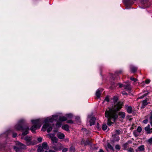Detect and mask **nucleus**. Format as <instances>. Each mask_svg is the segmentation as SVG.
I'll return each instance as SVG.
<instances>
[{
    "instance_id": "4d7b16f0",
    "label": "nucleus",
    "mask_w": 152,
    "mask_h": 152,
    "mask_svg": "<svg viewBox=\"0 0 152 152\" xmlns=\"http://www.w3.org/2000/svg\"><path fill=\"white\" fill-rule=\"evenodd\" d=\"M44 152H48L47 151H45Z\"/></svg>"
},
{
    "instance_id": "473e14b6",
    "label": "nucleus",
    "mask_w": 152,
    "mask_h": 152,
    "mask_svg": "<svg viewBox=\"0 0 152 152\" xmlns=\"http://www.w3.org/2000/svg\"><path fill=\"white\" fill-rule=\"evenodd\" d=\"M61 122L59 121H57L56 124V126L58 127H59L61 126Z\"/></svg>"
},
{
    "instance_id": "4c0bfd02",
    "label": "nucleus",
    "mask_w": 152,
    "mask_h": 152,
    "mask_svg": "<svg viewBox=\"0 0 152 152\" xmlns=\"http://www.w3.org/2000/svg\"><path fill=\"white\" fill-rule=\"evenodd\" d=\"M17 135V134L16 133H12V136L13 137L15 138V137Z\"/></svg>"
},
{
    "instance_id": "603ef678",
    "label": "nucleus",
    "mask_w": 152,
    "mask_h": 152,
    "mask_svg": "<svg viewBox=\"0 0 152 152\" xmlns=\"http://www.w3.org/2000/svg\"><path fill=\"white\" fill-rule=\"evenodd\" d=\"M148 94V93H146V94H145L143 95L145 97V96H146Z\"/></svg>"
},
{
    "instance_id": "c85d7f7f",
    "label": "nucleus",
    "mask_w": 152,
    "mask_h": 152,
    "mask_svg": "<svg viewBox=\"0 0 152 152\" xmlns=\"http://www.w3.org/2000/svg\"><path fill=\"white\" fill-rule=\"evenodd\" d=\"M142 128L140 126H138L136 131H137L139 133H140L142 131Z\"/></svg>"
},
{
    "instance_id": "09e8293b",
    "label": "nucleus",
    "mask_w": 152,
    "mask_h": 152,
    "mask_svg": "<svg viewBox=\"0 0 152 152\" xmlns=\"http://www.w3.org/2000/svg\"><path fill=\"white\" fill-rule=\"evenodd\" d=\"M116 132L117 133L119 134L121 132V131L120 130H116Z\"/></svg>"
},
{
    "instance_id": "e433bc0d",
    "label": "nucleus",
    "mask_w": 152,
    "mask_h": 152,
    "mask_svg": "<svg viewBox=\"0 0 152 152\" xmlns=\"http://www.w3.org/2000/svg\"><path fill=\"white\" fill-rule=\"evenodd\" d=\"M104 101H106L107 102H109V99L108 96H106L104 100Z\"/></svg>"
},
{
    "instance_id": "cd10ccee",
    "label": "nucleus",
    "mask_w": 152,
    "mask_h": 152,
    "mask_svg": "<svg viewBox=\"0 0 152 152\" xmlns=\"http://www.w3.org/2000/svg\"><path fill=\"white\" fill-rule=\"evenodd\" d=\"M130 79L133 81H134V82H136L137 80V79L135 78H134V77H130Z\"/></svg>"
},
{
    "instance_id": "20e7f679",
    "label": "nucleus",
    "mask_w": 152,
    "mask_h": 152,
    "mask_svg": "<svg viewBox=\"0 0 152 152\" xmlns=\"http://www.w3.org/2000/svg\"><path fill=\"white\" fill-rule=\"evenodd\" d=\"M53 124H50L48 123H45L43 125L42 128L43 131H45L47 129V132L49 133L52 130Z\"/></svg>"
},
{
    "instance_id": "b1692460",
    "label": "nucleus",
    "mask_w": 152,
    "mask_h": 152,
    "mask_svg": "<svg viewBox=\"0 0 152 152\" xmlns=\"http://www.w3.org/2000/svg\"><path fill=\"white\" fill-rule=\"evenodd\" d=\"M107 128V126L106 124H103L102 126V129L104 130H106Z\"/></svg>"
},
{
    "instance_id": "f257e3e1",
    "label": "nucleus",
    "mask_w": 152,
    "mask_h": 152,
    "mask_svg": "<svg viewBox=\"0 0 152 152\" xmlns=\"http://www.w3.org/2000/svg\"><path fill=\"white\" fill-rule=\"evenodd\" d=\"M123 104V103L118 102L117 104L114 106V108L109 109L108 110H106L105 112V117L108 118L107 124L109 126L111 125L113 123L112 122L111 120L113 119V121L114 122L115 121L117 118L118 115L120 118L122 119L124 118L126 114L124 112H121L118 113V112L122 107Z\"/></svg>"
},
{
    "instance_id": "aec40b11",
    "label": "nucleus",
    "mask_w": 152,
    "mask_h": 152,
    "mask_svg": "<svg viewBox=\"0 0 152 152\" xmlns=\"http://www.w3.org/2000/svg\"><path fill=\"white\" fill-rule=\"evenodd\" d=\"M128 143L126 142L123 145L122 147L124 150H127V148L128 146Z\"/></svg>"
},
{
    "instance_id": "c756f323",
    "label": "nucleus",
    "mask_w": 152,
    "mask_h": 152,
    "mask_svg": "<svg viewBox=\"0 0 152 152\" xmlns=\"http://www.w3.org/2000/svg\"><path fill=\"white\" fill-rule=\"evenodd\" d=\"M142 105L143 106H145L148 104L147 101L146 100H144L142 102Z\"/></svg>"
},
{
    "instance_id": "dca6fc26",
    "label": "nucleus",
    "mask_w": 152,
    "mask_h": 152,
    "mask_svg": "<svg viewBox=\"0 0 152 152\" xmlns=\"http://www.w3.org/2000/svg\"><path fill=\"white\" fill-rule=\"evenodd\" d=\"M42 146L43 147L44 149H47L48 148V145L47 143L46 142H43L42 144Z\"/></svg>"
},
{
    "instance_id": "f8f14e48",
    "label": "nucleus",
    "mask_w": 152,
    "mask_h": 152,
    "mask_svg": "<svg viewBox=\"0 0 152 152\" xmlns=\"http://www.w3.org/2000/svg\"><path fill=\"white\" fill-rule=\"evenodd\" d=\"M145 150L144 147L143 145H141L139 146L135 150L136 152H139L144 151Z\"/></svg>"
},
{
    "instance_id": "9d476101",
    "label": "nucleus",
    "mask_w": 152,
    "mask_h": 152,
    "mask_svg": "<svg viewBox=\"0 0 152 152\" xmlns=\"http://www.w3.org/2000/svg\"><path fill=\"white\" fill-rule=\"evenodd\" d=\"M25 140L26 142L27 145H29L31 144V137L27 136L25 138Z\"/></svg>"
},
{
    "instance_id": "6e6552de",
    "label": "nucleus",
    "mask_w": 152,
    "mask_h": 152,
    "mask_svg": "<svg viewBox=\"0 0 152 152\" xmlns=\"http://www.w3.org/2000/svg\"><path fill=\"white\" fill-rule=\"evenodd\" d=\"M91 140L90 139H87L86 140H82L81 143L85 145L91 144Z\"/></svg>"
},
{
    "instance_id": "49530a36",
    "label": "nucleus",
    "mask_w": 152,
    "mask_h": 152,
    "mask_svg": "<svg viewBox=\"0 0 152 152\" xmlns=\"http://www.w3.org/2000/svg\"><path fill=\"white\" fill-rule=\"evenodd\" d=\"M118 85L121 88V87H123L124 85H123V84H122L120 83H119Z\"/></svg>"
},
{
    "instance_id": "de8ad7c7",
    "label": "nucleus",
    "mask_w": 152,
    "mask_h": 152,
    "mask_svg": "<svg viewBox=\"0 0 152 152\" xmlns=\"http://www.w3.org/2000/svg\"><path fill=\"white\" fill-rule=\"evenodd\" d=\"M68 117L70 118L72 117V115L71 114H69L68 115Z\"/></svg>"
},
{
    "instance_id": "79ce46f5",
    "label": "nucleus",
    "mask_w": 152,
    "mask_h": 152,
    "mask_svg": "<svg viewBox=\"0 0 152 152\" xmlns=\"http://www.w3.org/2000/svg\"><path fill=\"white\" fill-rule=\"evenodd\" d=\"M67 123H70V124H72L73 123V121L71 120H69L67 121Z\"/></svg>"
},
{
    "instance_id": "a878e982",
    "label": "nucleus",
    "mask_w": 152,
    "mask_h": 152,
    "mask_svg": "<svg viewBox=\"0 0 152 152\" xmlns=\"http://www.w3.org/2000/svg\"><path fill=\"white\" fill-rule=\"evenodd\" d=\"M150 124L152 126V111L150 113Z\"/></svg>"
},
{
    "instance_id": "7c9ffc66",
    "label": "nucleus",
    "mask_w": 152,
    "mask_h": 152,
    "mask_svg": "<svg viewBox=\"0 0 152 152\" xmlns=\"http://www.w3.org/2000/svg\"><path fill=\"white\" fill-rule=\"evenodd\" d=\"M75 150V148L74 147L71 146L69 150L71 152H74Z\"/></svg>"
},
{
    "instance_id": "2eb2a0df",
    "label": "nucleus",
    "mask_w": 152,
    "mask_h": 152,
    "mask_svg": "<svg viewBox=\"0 0 152 152\" xmlns=\"http://www.w3.org/2000/svg\"><path fill=\"white\" fill-rule=\"evenodd\" d=\"M60 146L59 148H58L55 146H52V148L53 149L56 151L61 150L63 148L61 144H60Z\"/></svg>"
},
{
    "instance_id": "6ab92c4d",
    "label": "nucleus",
    "mask_w": 152,
    "mask_h": 152,
    "mask_svg": "<svg viewBox=\"0 0 152 152\" xmlns=\"http://www.w3.org/2000/svg\"><path fill=\"white\" fill-rule=\"evenodd\" d=\"M62 129L65 130L66 131L69 130V126L68 125L66 124L62 127Z\"/></svg>"
},
{
    "instance_id": "5701e85b",
    "label": "nucleus",
    "mask_w": 152,
    "mask_h": 152,
    "mask_svg": "<svg viewBox=\"0 0 152 152\" xmlns=\"http://www.w3.org/2000/svg\"><path fill=\"white\" fill-rule=\"evenodd\" d=\"M127 111L128 113H131L132 112V107H128L127 109Z\"/></svg>"
},
{
    "instance_id": "37998d69",
    "label": "nucleus",
    "mask_w": 152,
    "mask_h": 152,
    "mask_svg": "<svg viewBox=\"0 0 152 152\" xmlns=\"http://www.w3.org/2000/svg\"><path fill=\"white\" fill-rule=\"evenodd\" d=\"M42 138L41 137H39L37 139V140L39 142L42 141Z\"/></svg>"
},
{
    "instance_id": "393cba45",
    "label": "nucleus",
    "mask_w": 152,
    "mask_h": 152,
    "mask_svg": "<svg viewBox=\"0 0 152 152\" xmlns=\"http://www.w3.org/2000/svg\"><path fill=\"white\" fill-rule=\"evenodd\" d=\"M107 146L108 148L110 149V150H112L113 151H114V150L113 148L110 143H108L107 145Z\"/></svg>"
},
{
    "instance_id": "7ed1b4c3",
    "label": "nucleus",
    "mask_w": 152,
    "mask_h": 152,
    "mask_svg": "<svg viewBox=\"0 0 152 152\" xmlns=\"http://www.w3.org/2000/svg\"><path fill=\"white\" fill-rule=\"evenodd\" d=\"M31 122L34 125L31 127L30 130L32 132H34L36 129L40 128L41 125V122L39 119L32 120Z\"/></svg>"
},
{
    "instance_id": "a19ab883",
    "label": "nucleus",
    "mask_w": 152,
    "mask_h": 152,
    "mask_svg": "<svg viewBox=\"0 0 152 152\" xmlns=\"http://www.w3.org/2000/svg\"><path fill=\"white\" fill-rule=\"evenodd\" d=\"M68 151L67 148H65L63 149L62 150V152H66Z\"/></svg>"
},
{
    "instance_id": "5fc2aeb1",
    "label": "nucleus",
    "mask_w": 152,
    "mask_h": 152,
    "mask_svg": "<svg viewBox=\"0 0 152 152\" xmlns=\"http://www.w3.org/2000/svg\"><path fill=\"white\" fill-rule=\"evenodd\" d=\"M123 94L124 95H127V94H128L126 92L123 93Z\"/></svg>"
},
{
    "instance_id": "72a5a7b5",
    "label": "nucleus",
    "mask_w": 152,
    "mask_h": 152,
    "mask_svg": "<svg viewBox=\"0 0 152 152\" xmlns=\"http://www.w3.org/2000/svg\"><path fill=\"white\" fill-rule=\"evenodd\" d=\"M148 141L149 144H152V137L148 139Z\"/></svg>"
},
{
    "instance_id": "ddd939ff",
    "label": "nucleus",
    "mask_w": 152,
    "mask_h": 152,
    "mask_svg": "<svg viewBox=\"0 0 152 152\" xmlns=\"http://www.w3.org/2000/svg\"><path fill=\"white\" fill-rule=\"evenodd\" d=\"M130 68L131 70V71L133 73L136 72L137 69V67L132 65H131L130 66Z\"/></svg>"
},
{
    "instance_id": "412c9836",
    "label": "nucleus",
    "mask_w": 152,
    "mask_h": 152,
    "mask_svg": "<svg viewBox=\"0 0 152 152\" xmlns=\"http://www.w3.org/2000/svg\"><path fill=\"white\" fill-rule=\"evenodd\" d=\"M67 119V118L64 116L60 117L59 119V120L61 121H66Z\"/></svg>"
},
{
    "instance_id": "4be33fe9",
    "label": "nucleus",
    "mask_w": 152,
    "mask_h": 152,
    "mask_svg": "<svg viewBox=\"0 0 152 152\" xmlns=\"http://www.w3.org/2000/svg\"><path fill=\"white\" fill-rule=\"evenodd\" d=\"M37 151L38 152H42L44 151V148L41 146H39L37 149Z\"/></svg>"
},
{
    "instance_id": "3c124183",
    "label": "nucleus",
    "mask_w": 152,
    "mask_h": 152,
    "mask_svg": "<svg viewBox=\"0 0 152 152\" xmlns=\"http://www.w3.org/2000/svg\"><path fill=\"white\" fill-rule=\"evenodd\" d=\"M49 152H55V151L52 150H49Z\"/></svg>"
},
{
    "instance_id": "423d86ee",
    "label": "nucleus",
    "mask_w": 152,
    "mask_h": 152,
    "mask_svg": "<svg viewBox=\"0 0 152 152\" xmlns=\"http://www.w3.org/2000/svg\"><path fill=\"white\" fill-rule=\"evenodd\" d=\"M88 118H90L89 121L90 122V125L91 126L94 125L95 124V122L96 120L95 117L92 116L91 117V115H89Z\"/></svg>"
},
{
    "instance_id": "f3484780",
    "label": "nucleus",
    "mask_w": 152,
    "mask_h": 152,
    "mask_svg": "<svg viewBox=\"0 0 152 152\" xmlns=\"http://www.w3.org/2000/svg\"><path fill=\"white\" fill-rule=\"evenodd\" d=\"M51 140L53 144H55V143H57L58 140L56 137H54L51 138Z\"/></svg>"
},
{
    "instance_id": "4468645a",
    "label": "nucleus",
    "mask_w": 152,
    "mask_h": 152,
    "mask_svg": "<svg viewBox=\"0 0 152 152\" xmlns=\"http://www.w3.org/2000/svg\"><path fill=\"white\" fill-rule=\"evenodd\" d=\"M123 87L124 88L126 89L127 91H130L131 89L130 85L129 84H128L126 85H124Z\"/></svg>"
},
{
    "instance_id": "0eeeda50",
    "label": "nucleus",
    "mask_w": 152,
    "mask_h": 152,
    "mask_svg": "<svg viewBox=\"0 0 152 152\" xmlns=\"http://www.w3.org/2000/svg\"><path fill=\"white\" fill-rule=\"evenodd\" d=\"M145 130L147 134H150L152 133V128H150L149 125L145 128Z\"/></svg>"
},
{
    "instance_id": "864d4df0",
    "label": "nucleus",
    "mask_w": 152,
    "mask_h": 152,
    "mask_svg": "<svg viewBox=\"0 0 152 152\" xmlns=\"http://www.w3.org/2000/svg\"><path fill=\"white\" fill-rule=\"evenodd\" d=\"M144 97V96L143 95H142L141 96H140V97H139V98L140 99H142Z\"/></svg>"
},
{
    "instance_id": "a211bd4d",
    "label": "nucleus",
    "mask_w": 152,
    "mask_h": 152,
    "mask_svg": "<svg viewBox=\"0 0 152 152\" xmlns=\"http://www.w3.org/2000/svg\"><path fill=\"white\" fill-rule=\"evenodd\" d=\"M57 137L60 139H62L64 138V135L61 133H59L57 134Z\"/></svg>"
},
{
    "instance_id": "9b49d317",
    "label": "nucleus",
    "mask_w": 152,
    "mask_h": 152,
    "mask_svg": "<svg viewBox=\"0 0 152 152\" xmlns=\"http://www.w3.org/2000/svg\"><path fill=\"white\" fill-rule=\"evenodd\" d=\"M103 90L101 88L98 89L96 93V95L98 98H99L100 96L101 93Z\"/></svg>"
},
{
    "instance_id": "c9c22d12",
    "label": "nucleus",
    "mask_w": 152,
    "mask_h": 152,
    "mask_svg": "<svg viewBox=\"0 0 152 152\" xmlns=\"http://www.w3.org/2000/svg\"><path fill=\"white\" fill-rule=\"evenodd\" d=\"M128 151L129 152H134V150L133 148H130L128 150Z\"/></svg>"
},
{
    "instance_id": "f704fd0d",
    "label": "nucleus",
    "mask_w": 152,
    "mask_h": 152,
    "mask_svg": "<svg viewBox=\"0 0 152 152\" xmlns=\"http://www.w3.org/2000/svg\"><path fill=\"white\" fill-rule=\"evenodd\" d=\"M115 148L117 150H120L121 147L119 145H117L115 146Z\"/></svg>"
},
{
    "instance_id": "a18cd8bd",
    "label": "nucleus",
    "mask_w": 152,
    "mask_h": 152,
    "mask_svg": "<svg viewBox=\"0 0 152 152\" xmlns=\"http://www.w3.org/2000/svg\"><path fill=\"white\" fill-rule=\"evenodd\" d=\"M148 120L147 119H145L143 121V122L144 124H147L148 123Z\"/></svg>"
},
{
    "instance_id": "bb28decb",
    "label": "nucleus",
    "mask_w": 152,
    "mask_h": 152,
    "mask_svg": "<svg viewBox=\"0 0 152 152\" xmlns=\"http://www.w3.org/2000/svg\"><path fill=\"white\" fill-rule=\"evenodd\" d=\"M137 132H138L136 131H134L133 132V134H134V136L136 137H137L139 134V132L138 133Z\"/></svg>"
},
{
    "instance_id": "c03bdc74",
    "label": "nucleus",
    "mask_w": 152,
    "mask_h": 152,
    "mask_svg": "<svg viewBox=\"0 0 152 152\" xmlns=\"http://www.w3.org/2000/svg\"><path fill=\"white\" fill-rule=\"evenodd\" d=\"M96 128L97 129H99L100 128L99 124V123H97L96 124Z\"/></svg>"
},
{
    "instance_id": "2f4dec72",
    "label": "nucleus",
    "mask_w": 152,
    "mask_h": 152,
    "mask_svg": "<svg viewBox=\"0 0 152 152\" xmlns=\"http://www.w3.org/2000/svg\"><path fill=\"white\" fill-rule=\"evenodd\" d=\"M118 100V98L115 96H114L113 98V100L114 103L116 102Z\"/></svg>"
},
{
    "instance_id": "1a4fd4ad",
    "label": "nucleus",
    "mask_w": 152,
    "mask_h": 152,
    "mask_svg": "<svg viewBox=\"0 0 152 152\" xmlns=\"http://www.w3.org/2000/svg\"><path fill=\"white\" fill-rule=\"evenodd\" d=\"M53 117V116L51 118H48L45 119L44 121L45 123H49L50 122H53L54 120Z\"/></svg>"
},
{
    "instance_id": "39448f33",
    "label": "nucleus",
    "mask_w": 152,
    "mask_h": 152,
    "mask_svg": "<svg viewBox=\"0 0 152 152\" xmlns=\"http://www.w3.org/2000/svg\"><path fill=\"white\" fill-rule=\"evenodd\" d=\"M16 144L18 147L15 146L14 148L16 152H19L20 150V149H24L26 148V145L20 142H16Z\"/></svg>"
},
{
    "instance_id": "8fccbe9b",
    "label": "nucleus",
    "mask_w": 152,
    "mask_h": 152,
    "mask_svg": "<svg viewBox=\"0 0 152 152\" xmlns=\"http://www.w3.org/2000/svg\"><path fill=\"white\" fill-rule=\"evenodd\" d=\"M99 152H104V151H103V150L102 149H100L99 150Z\"/></svg>"
},
{
    "instance_id": "f03ea898",
    "label": "nucleus",
    "mask_w": 152,
    "mask_h": 152,
    "mask_svg": "<svg viewBox=\"0 0 152 152\" xmlns=\"http://www.w3.org/2000/svg\"><path fill=\"white\" fill-rule=\"evenodd\" d=\"M15 128L17 130L22 131L23 132L22 135H26L29 133V127L24 119L20 120L18 123L15 126Z\"/></svg>"
},
{
    "instance_id": "ea45409f",
    "label": "nucleus",
    "mask_w": 152,
    "mask_h": 152,
    "mask_svg": "<svg viewBox=\"0 0 152 152\" xmlns=\"http://www.w3.org/2000/svg\"><path fill=\"white\" fill-rule=\"evenodd\" d=\"M122 73V71L120 70L119 71H116L115 72V73L116 74H121Z\"/></svg>"
},
{
    "instance_id": "58836bf2",
    "label": "nucleus",
    "mask_w": 152,
    "mask_h": 152,
    "mask_svg": "<svg viewBox=\"0 0 152 152\" xmlns=\"http://www.w3.org/2000/svg\"><path fill=\"white\" fill-rule=\"evenodd\" d=\"M150 82V80L149 79H147L145 81V82L146 84H148Z\"/></svg>"
},
{
    "instance_id": "6e6d98bb",
    "label": "nucleus",
    "mask_w": 152,
    "mask_h": 152,
    "mask_svg": "<svg viewBox=\"0 0 152 152\" xmlns=\"http://www.w3.org/2000/svg\"><path fill=\"white\" fill-rule=\"evenodd\" d=\"M98 148V147H95L94 148V150H97Z\"/></svg>"
}]
</instances>
